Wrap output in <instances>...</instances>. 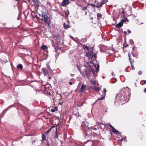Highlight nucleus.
Returning <instances> with one entry per match:
<instances>
[{
	"label": "nucleus",
	"instance_id": "nucleus-1",
	"mask_svg": "<svg viewBox=\"0 0 146 146\" xmlns=\"http://www.w3.org/2000/svg\"><path fill=\"white\" fill-rule=\"evenodd\" d=\"M130 90L129 89H123L121 92L118 94L115 98L120 104L123 105L126 102L127 99H129L130 97Z\"/></svg>",
	"mask_w": 146,
	"mask_h": 146
},
{
	"label": "nucleus",
	"instance_id": "nucleus-2",
	"mask_svg": "<svg viewBox=\"0 0 146 146\" xmlns=\"http://www.w3.org/2000/svg\"><path fill=\"white\" fill-rule=\"evenodd\" d=\"M86 63V64L84 65V66L86 67L87 68H89L90 69L86 70L84 71V74H85L87 77H88L90 76V74L91 72H92L93 74L94 77H96L97 76V72L99 70V65H98V67L97 68H96V71H94L93 69L91 68V66H90L88 62H87Z\"/></svg>",
	"mask_w": 146,
	"mask_h": 146
},
{
	"label": "nucleus",
	"instance_id": "nucleus-3",
	"mask_svg": "<svg viewBox=\"0 0 146 146\" xmlns=\"http://www.w3.org/2000/svg\"><path fill=\"white\" fill-rule=\"evenodd\" d=\"M88 123L86 121L83 122L81 125L83 131L86 132L85 137L87 139L89 137L90 135V134L89 130V127L88 126Z\"/></svg>",
	"mask_w": 146,
	"mask_h": 146
},
{
	"label": "nucleus",
	"instance_id": "nucleus-4",
	"mask_svg": "<svg viewBox=\"0 0 146 146\" xmlns=\"http://www.w3.org/2000/svg\"><path fill=\"white\" fill-rule=\"evenodd\" d=\"M42 19L48 24V26H50V18L46 15L45 13L42 14Z\"/></svg>",
	"mask_w": 146,
	"mask_h": 146
},
{
	"label": "nucleus",
	"instance_id": "nucleus-5",
	"mask_svg": "<svg viewBox=\"0 0 146 146\" xmlns=\"http://www.w3.org/2000/svg\"><path fill=\"white\" fill-rule=\"evenodd\" d=\"M86 56L88 57L89 58L91 59L92 60L93 59H95L96 56V54L93 53V51L86 52Z\"/></svg>",
	"mask_w": 146,
	"mask_h": 146
},
{
	"label": "nucleus",
	"instance_id": "nucleus-6",
	"mask_svg": "<svg viewBox=\"0 0 146 146\" xmlns=\"http://www.w3.org/2000/svg\"><path fill=\"white\" fill-rule=\"evenodd\" d=\"M106 90L105 88L104 89V92L103 94L101 95V97L99 98L98 99L96 100V102L94 103V104L96 102H98L100 104L101 102V100L104 99L105 98V96L106 95Z\"/></svg>",
	"mask_w": 146,
	"mask_h": 146
},
{
	"label": "nucleus",
	"instance_id": "nucleus-7",
	"mask_svg": "<svg viewBox=\"0 0 146 146\" xmlns=\"http://www.w3.org/2000/svg\"><path fill=\"white\" fill-rule=\"evenodd\" d=\"M88 88L87 85L83 84L81 86L80 92L82 93L85 91L87 90Z\"/></svg>",
	"mask_w": 146,
	"mask_h": 146
},
{
	"label": "nucleus",
	"instance_id": "nucleus-8",
	"mask_svg": "<svg viewBox=\"0 0 146 146\" xmlns=\"http://www.w3.org/2000/svg\"><path fill=\"white\" fill-rule=\"evenodd\" d=\"M70 3L69 0H63L61 3V5L63 7H65L68 5Z\"/></svg>",
	"mask_w": 146,
	"mask_h": 146
},
{
	"label": "nucleus",
	"instance_id": "nucleus-9",
	"mask_svg": "<svg viewBox=\"0 0 146 146\" xmlns=\"http://www.w3.org/2000/svg\"><path fill=\"white\" fill-rule=\"evenodd\" d=\"M103 5V4H102L101 2H97L96 3V5L95 6V7L97 8H99L102 7Z\"/></svg>",
	"mask_w": 146,
	"mask_h": 146
},
{
	"label": "nucleus",
	"instance_id": "nucleus-10",
	"mask_svg": "<svg viewBox=\"0 0 146 146\" xmlns=\"http://www.w3.org/2000/svg\"><path fill=\"white\" fill-rule=\"evenodd\" d=\"M128 56L129 57V60L130 61V62L131 63V67L132 68L133 70H134L135 68L133 66V65L132 64L134 60H131V57H130V54H128Z\"/></svg>",
	"mask_w": 146,
	"mask_h": 146
},
{
	"label": "nucleus",
	"instance_id": "nucleus-11",
	"mask_svg": "<svg viewBox=\"0 0 146 146\" xmlns=\"http://www.w3.org/2000/svg\"><path fill=\"white\" fill-rule=\"evenodd\" d=\"M41 48L42 50L44 51H45L46 52H48V48L47 46L44 45H42L41 47Z\"/></svg>",
	"mask_w": 146,
	"mask_h": 146
},
{
	"label": "nucleus",
	"instance_id": "nucleus-12",
	"mask_svg": "<svg viewBox=\"0 0 146 146\" xmlns=\"http://www.w3.org/2000/svg\"><path fill=\"white\" fill-rule=\"evenodd\" d=\"M112 129V131L114 133L117 134H119L120 135H121L120 132L116 130L114 128V127Z\"/></svg>",
	"mask_w": 146,
	"mask_h": 146
},
{
	"label": "nucleus",
	"instance_id": "nucleus-13",
	"mask_svg": "<svg viewBox=\"0 0 146 146\" xmlns=\"http://www.w3.org/2000/svg\"><path fill=\"white\" fill-rule=\"evenodd\" d=\"M42 70L43 73L44 74L45 76H46L48 74V72L47 70H46L45 69L43 68H42Z\"/></svg>",
	"mask_w": 146,
	"mask_h": 146
},
{
	"label": "nucleus",
	"instance_id": "nucleus-14",
	"mask_svg": "<svg viewBox=\"0 0 146 146\" xmlns=\"http://www.w3.org/2000/svg\"><path fill=\"white\" fill-rule=\"evenodd\" d=\"M56 127L55 126H52L49 129H48L47 131H46L44 132V133H45V134H46V135L54 127Z\"/></svg>",
	"mask_w": 146,
	"mask_h": 146
},
{
	"label": "nucleus",
	"instance_id": "nucleus-15",
	"mask_svg": "<svg viewBox=\"0 0 146 146\" xmlns=\"http://www.w3.org/2000/svg\"><path fill=\"white\" fill-rule=\"evenodd\" d=\"M123 23L121 20V21L118 23L116 25V27L118 28L121 27L123 25Z\"/></svg>",
	"mask_w": 146,
	"mask_h": 146
},
{
	"label": "nucleus",
	"instance_id": "nucleus-16",
	"mask_svg": "<svg viewBox=\"0 0 146 146\" xmlns=\"http://www.w3.org/2000/svg\"><path fill=\"white\" fill-rule=\"evenodd\" d=\"M63 27L65 29H66L70 27L69 25H66L65 23H63Z\"/></svg>",
	"mask_w": 146,
	"mask_h": 146
},
{
	"label": "nucleus",
	"instance_id": "nucleus-17",
	"mask_svg": "<svg viewBox=\"0 0 146 146\" xmlns=\"http://www.w3.org/2000/svg\"><path fill=\"white\" fill-rule=\"evenodd\" d=\"M13 106H9L7 108H6V109H5L3 112V113H6V112L9 109V108H11L12 107H13Z\"/></svg>",
	"mask_w": 146,
	"mask_h": 146
},
{
	"label": "nucleus",
	"instance_id": "nucleus-18",
	"mask_svg": "<svg viewBox=\"0 0 146 146\" xmlns=\"http://www.w3.org/2000/svg\"><path fill=\"white\" fill-rule=\"evenodd\" d=\"M23 68V66L22 64H19L17 66V68L18 69L22 70Z\"/></svg>",
	"mask_w": 146,
	"mask_h": 146
},
{
	"label": "nucleus",
	"instance_id": "nucleus-19",
	"mask_svg": "<svg viewBox=\"0 0 146 146\" xmlns=\"http://www.w3.org/2000/svg\"><path fill=\"white\" fill-rule=\"evenodd\" d=\"M56 132L55 133V135L54 136V138L55 139H58V136L57 134V127H56Z\"/></svg>",
	"mask_w": 146,
	"mask_h": 146
},
{
	"label": "nucleus",
	"instance_id": "nucleus-20",
	"mask_svg": "<svg viewBox=\"0 0 146 146\" xmlns=\"http://www.w3.org/2000/svg\"><path fill=\"white\" fill-rule=\"evenodd\" d=\"M90 82H91L92 84L94 85H95L96 84V81L93 80L91 79L89 80Z\"/></svg>",
	"mask_w": 146,
	"mask_h": 146
},
{
	"label": "nucleus",
	"instance_id": "nucleus-21",
	"mask_svg": "<svg viewBox=\"0 0 146 146\" xmlns=\"http://www.w3.org/2000/svg\"><path fill=\"white\" fill-rule=\"evenodd\" d=\"M92 88L97 92L99 91L100 90V88L99 87H96L95 86H93L92 87Z\"/></svg>",
	"mask_w": 146,
	"mask_h": 146
},
{
	"label": "nucleus",
	"instance_id": "nucleus-22",
	"mask_svg": "<svg viewBox=\"0 0 146 146\" xmlns=\"http://www.w3.org/2000/svg\"><path fill=\"white\" fill-rule=\"evenodd\" d=\"M46 135L44 133L43 134H42V141L45 140V139H46Z\"/></svg>",
	"mask_w": 146,
	"mask_h": 146
},
{
	"label": "nucleus",
	"instance_id": "nucleus-23",
	"mask_svg": "<svg viewBox=\"0 0 146 146\" xmlns=\"http://www.w3.org/2000/svg\"><path fill=\"white\" fill-rule=\"evenodd\" d=\"M116 81L117 80L115 78H112L110 80V82L113 83H114L116 82Z\"/></svg>",
	"mask_w": 146,
	"mask_h": 146
},
{
	"label": "nucleus",
	"instance_id": "nucleus-24",
	"mask_svg": "<svg viewBox=\"0 0 146 146\" xmlns=\"http://www.w3.org/2000/svg\"><path fill=\"white\" fill-rule=\"evenodd\" d=\"M97 15L98 19H100L102 17V15L100 13H98Z\"/></svg>",
	"mask_w": 146,
	"mask_h": 146
},
{
	"label": "nucleus",
	"instance_id": "nucleus-25",
	"mask_svg": "<svg viewBox=\"0 0 146 146\" xmlns=\"http://www.w3.org/2000/svg\"><path fill=\"white\" fill-rule=\"evenodd\" d=\"M123 22H129L128 20L126 18H124V19H123L121 20Z\"/></svg>",
	"mask_w": 146,
	"mask_h": 146
},
{
	"label": "nucleus",
	"instance_id": "nucleus-26",
	"mask_svg": "<svg viewBox=\"0 0 146 146\" xmlns=\"http://www.w3.org/2000/svg\"><path fill=\"white\" fill-rule=\"evenodd\" d=\"M108 2V0H102L101 3L103 5L106 4Z\"/></svg>",
	"mask_w": 146,
	"mask_h": 146
},
{
	"label": "nucleus",
	"instance_id": "nucleus-27",
	"mask_svg": "<svg viewBox=\"0 0 146 146\" xmlns=\"http://www.w3.org/2000/svg\"><path fill=\"white\" fill-rule=\"evenodd\" d=\"M65 15H66V17H67L68 16L69 13V11H67L65 12Z\"/></svg>",
	"mask_w": 146,
	"mask_h": 146
},
{
	"label": "nucleus",
	"instance_id": "nucleus-28",
	"mask_svg": "<svg viewBox=\"0 0 146 146\" xmlns=\"http://www.w3.org/2000/svg\"><path fill=\"white\" fill-rule=\"evenodd\" d=\"M46 65L47 67V68L48 69L49 71H50V68L49 64L47 63Z\"/></svg>",
	"mask_w": 146,
	"mask_h": 146
},
{
	"label": "nucleus",
	"instance_id": "nucleus-29",
	"mask_svg": "<svg viewBox=\"0 0 146 146\" xmlns=\"http://www.w3.org/2000/svg\"><path fill=\"white\" fill-rule=\"evenodd\" d=\"M130 44H133L134 43V42L133 41V40L132 39H131L130 40Z\"/></svg>",
	"mask_w": 146,
	"mask_h": 146
},
{
	"label": "nucleus",
	"instance_id": "nucleus-30",
	"mask_svg": "<svg viewBox=\"0 0 146 146\" xmlns=\"http://www.w3.org/2000/svg\"><path fill=\"white\" fill-rule=\"evenodd\" d=\"M91 134L92 135H94V136H96L97 135V134L96 133H94V132H92L91 133Z\"/></svg>",
	"mask_w": 146,
	"mask_h": 146
},
{
	"label": "nucleus",
	"instance_id": "nucleus-31",
	"mask_svg": "<svg viewBox=\"0 0 146 146\" xmlns=\"http://www.w3.org/2000/svg\"><path fill=\"white\" fill-rule=\"evenodd\" d=\"M138 73L139 75H141L142 74V72L141 71H139Z\"/></svg>",
	"mask_w": 146,
	"mask_h": 146
},
{
	"label": "nucleus",
	"instance_id": "nucleus-32",
	"mask_svg": "<svg viewBox=\"0 0 146 146\" xmlns=\"http://www.w3.org/2000/svg\"><path fill=\"white\" fill-rule=\"evenodd\" d=\"M126 138V137H122L121 139V141H123V140H124Z\"/></svg>",
	"mask_w": 146,
	"mask_h": 146
},
{
	"label": "nucleus",
	"instance_id": "nucleus-33",
	"mask_svg": "<svg viewBox=\"0 0 146 146\" xmlns=\"http://www.w3.org/2000/svg\"><path fill=\"white\" fill-rule=\"evenodd\" d=\"M108 125L110 127H111L112 128V129H113L114 128V127L112 125H111L110 123H109L108 124Z\"/></svg>",
	"mask_w": 146,
	"mask_h": 146
},
{
	"label": "nucleus",
	"instance_id": "nucleus-34",
	"mask_svg": "<svg viewBox=\"0 0 146 146\" xmlns=\"http://www.w3.org/2000/svg\"><path fill=\"white\" fill-rule=\"evenodd\" d=\"M55 111V110L54 109H52L51 110V111L52 112H54Z\"/></svg>",
	"mask_w": 146,
	"mask_h": 146
},
{
	"label": "nucleus",
	"instance_id": "nucleus-35",
	"mask_svg": "<svg viewBox=\"0 0 146 146\" xmlns=\"http://www.w3.org/2000/svg\"><path fill=\"white\" fill-rule=\"evenodd\" d=\"M127 31L129 34L131 33V31L129 29H127Z\"/></svg>",
	"mask_w": 146,
	"mask_h": 146
},
{
	"label": "nucleus",
	"instance_id": "nucleus-36",
	"mask_svg": "<svg viewBox=\"0 0 146 146\" xmlns=\"http://www.w3.org/2000/svg\"><path fill=\"white\" fill-rule=\"evenodd\" d=\"M134 49V48H133V51L131 53H132V54H133V56H135L133 54V52Z\"/></svg>",
	"mask_w": 146,
	"mask_h": 146
},
{
	"label": "nucleus",
	"instance_id": "nucleus-37",
	"mask_svg": "<svg viewBox=\"0 0 146 146\" xmlns=\"http://www.w3.org/2000/svg\"><path fill=\"white\" fill-rule=\"evenodd\" d=\"M122 32L125 34H127V32L126 31H123Z\"/></svg>",
	"mask_w": 146,
	"mask_h": 146
},
{
	"label": "nucleus",
	"instance_id": "nucleus-38",
	"mask_svg": "<svg viewBox=\"0 0 146 146\" xmlns=\"http://www.w3.org/2000/svg\"><path fill=\"white\" fill-rule=\"evenodd\" d=\"M69 84L70 85H72L73 84L71 82H69Z\"/></svg>",
	"mask_w": 146,
	"mask_h": 146
},
{
	"label": "nucleus",
	"instance_id": "nucleus-39",
	"mask_svg": "<svg viewBox=\"0 0 146 146\" xmlns=\"http://www.w3.org/2000/svg\"><path fill=\"white\" fill-rule=\"evenodd\" d=\"M54 109H55V110H58V108L56 107H55Z\"/></svg>",
	"mask_w": 146,
	"mask_h": 146
},
{
	"label": "nucleus",
	"instance_id": "nucleus-40",
	"mask_svg": "<svg viewBox=\"0 0 146 146\" xmlns=\"http://www.w3.org/2000/svg\"><path fill=\"white\" fill-rule=\"evenodd\" d=\"M90 63L91 64H93V61H90Z\"/></svg>",
	"mask_w": 146,
	"mask_h": 146
},
{
	"label": "nucleus",
	"instance_id": "nucleus-41",
	"mask_svg": "<svg viewBox=\"0 0 146 146\" xmlns=\"http://www.w3.org/2000/svg\"><path fill=\"white\" fill-rule=\"evenodd\" d=\"M144 92L145 93H146V88L144 89Z\"/></svg>",
	"mask_w": 146,
	"mask_h": 146
},
{
	"label": "nucleus",
	"instance_id": "nucleus-42",
	"mask_svg": "<svg viewBox=\"0 0 146 146\" xmlns=\"http://www.w3.org/2000/svg\"><path fill=\"white\" fill-rule=\"evenodd\" d=\"M62 103H63L62 102H60V103H59V104H60V105H62Z\"/></svg>",
	"mask_w": 146,
	"mask_h": 146
},
{
	"label": "nucleus",
	"instance_id": "nucleus-43",
	"mask_svg": "<svg viewBox=\"0 0 146 146\" xmlns=\"http://www.w3.org/2000/svg\"><path fill=\"white\" fill-rule=\"evenodd\" d=\"M90 5H91L92 6H92H95L96 5H94V4H91Z\"/></svg>",
	"mask_w": 146,
	"mask_h": 146
},
{
	"label": "nucleus",
	"instance_id": "nucleus-44",
	"mask_svg": "<svg viewBox=\"0 0 146 146\" xmlns=\"http://www.w3.org/2000/svg\"><path fill=\"white\" fill-rule=\"evenodd\" d=\"M78 69L80 71V73H81V74H82V72H81V71L80 69L79 68H78Z\"/></svg>",
	"mask_w": 146,
	"mask_h": 146
},
{
	"label": "nucleus",
	"instance_id": "nucleus-45",
	"mask_svg": "<svg viewBox=\"0 0 146 146\" xmlns=\"http://www.w3.org/2000/svg\"><path fill=\"white\" fill-rule=\"evenodd\" d=\"M144 82L143 84H145L146 83V80H144Z\"/></svg>",
	"mask_w": 146,
	"mask_h": 146
},
{
	"label": "nucleus",
	"instance_id": "nucleus-46",
	"mask_svg": "<svg viewBox=\"0 0 146 146\" xmlns=\"http://www.w3.org/2000/svg\"><path fill=\"white\" fill-rule=\"evenodd\" d=\"M70 37L71 38L73 39H74V38L73 37H72V36H70Z\"/></svg>",
	"mask_w": 146,
	"mask_h": 146
},
{
	"label": "nucleus",
	"instance_id": "nucleus-47",
	"mask_svg": "<svg viewBox=\"0 0 146 146\" xmlns=\"http://www.w3.org/2000/svg\"><path fill=\"white\" fill-rule=\"evenodd\" d=\"M113 72H111V74H112V76H113Z\"/></svg>",
	"mask_w": 146,
	"mask_h": 146
},
{
	"label": "nucleus",
	"instance_id": "nucleus-48",
	"mask_svg": "<svg viewBox=\"0 0 146 146\" xmlns=\"http://www.w3.org/2000/svg\"><path fill=\"white\" fill-rule=\"evenodd\" d=\"M93 129H94V130H96V128H93Z\"/></svg>",
	"mask_w": 146,
	"mask_h": 146
},
{
	"label": "nucleus",
	"instance_id": "nucleus-49",
	"mask_svg": "<svg viewBox=\"0 0 146 146\" xmlns=\"http://www.w3.org/2000/svg\"><path fill=\"white\" fill-rule=\"evenodd\" d=\"M93 19V17H91V18H90V19H91V20H92V19Z\"/></svg>",
	"mask_w": 146,
	"mask_h": 146
},
{
	"label": "nucleus",
	"instance_id": "nucleus-50",
	"mask_svg": "<svg viewBox=\"0 0 146 146\" xmlns=\"http://www.w3.org/2000/svg\"><path fill=\"white\" fill-rule=\"evenodd\" d=\"M94 66L96 68V66L94 64Z\"/></svg>",
	"mask_w": 146,
	"mask_h": 146
},
{
	"label": "nucleus",
	"instance_id": "nucleus-51",
	"mask_svg": "<svg viewBox=\"0 0 146 146\" xmlns=\"http://www.w3.org/2000/svg\"><path fill=\"white\" fill-rule=\"evenodd\" d=\"M37 1V0H35V2H36V1Z\"/></svg>",
	"mask_w": 146,
	"mask_h": 146
},
{
	"label": "nucleus",
	"instance_id": "nucleus-52",
	"mask_svg": "<svg viewBox=\"0 0 146 146\" xmlns=\"http://www.w3.org/2000/svg\"><path fill=\"white\" fill-rule=\"evenodd\" d=\"M49 79H51V77H49Z\"/></svg>",
	"mask_w": 146,
	"mask_h": 146
},
{
	"label": "nucleus",
	"instance_id": "nucleus-53",
	"mask_svg": "<svg viewBox=\"0 0 146 146\" xmlns=\"http://www.w3.org/2000/svg\"><path fill=\"white\" fill-rule=\"evenodd\" d=\"M59 95L61 97V95L60 94H59Z\"/></svg>",
	"mask_w": 146,
	"mask_h": 146
},
{
	"label": "nucleus",
	"instance_id": "nucleus-54",
	"mask_svg": "<svg viewBox=\"0 0 146 146\" xmlns=\"http://www.w3.org/2000/svg\"><path fill=\"white\" fill-rule=\"evenodd\" d=\"M122 13H124V11H123L122 12Z\"/></svg>",
	"mask_w": 146,
	"mask_h": 146
},
{
	"label": "nucleus",
	"instance_id": "nucleus-55",
	"mask_svg": "<svg viewBox=\"0 0 146 146\" xmlns=\"http://www.w3.org/2000/svg\"><path fill=\"white\" fill-rule=\"evenodd\" d=\"M73 75H74V74L71 75V76H72Z\"/></svg>",
	"mask_w": 146,
	"mask_h": 146
},
{
	"label": "nucleus",
	"instance_id": "nucleus-56",
	"mask_svg": "<svg viewBox=\"0 0 146 146\" xmlns=\"http://www.w3.org/2000/svg\"><path fill=\"white\" fill-rule=\"evenodd\" d=\"M102 78H104V76H103V77H102Z\"/></svg>",
	"mask_w": 146,
	"mask_h": 146
},
{
	"label": "nucleus",
	"instance_id": "nucleus-57",
	"mask_svg": "<svg viewBox=\"0 0 146 146\" xmlns=\"http://www.w3.org/2000/svg\"><path fill=\"white\" fill-rule=\"evenodd\" d=\"M15 0L16 1H18V0Z\"/></svg>",
	"mask_w": 146,
	"mask_h": 146
}]
</instances>
